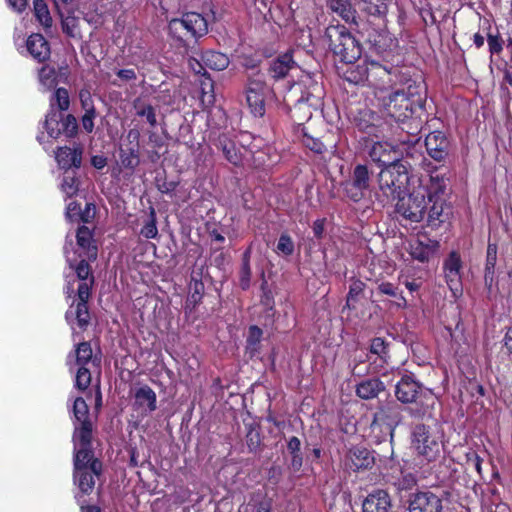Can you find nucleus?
Instances as JSON below:
<instances>
[{
  "label": "nucleus",
  "mask_w": 512,
  "mask_h": 512,
  "mask_svg": "<svg viewBox=\"0 0 512 512\" xmlns=\"http://www.w3.org/2000/svg\"><path fill=\"white\" fill-rule=\"evenodd\" d=\"M449 178L437 170L412 181L408 196L396 203V212L411 223L426 220L427 226L437 228L444 221V195Z\"/></svg>",
  "instance_id": "1"
},
{
  "label": "nucleus",
  "mask_w": 512,
  "mask_h": 512,
  "mask_svg": "<svg viewBox=\"0 0 512 512\" xmlns=\"http://www.w3.org/2000/svg\"><path fill=\"white\" fill-rule=\"evenodd\" d=\"M373 68L378 77L374 88L377 107L391 123L404 122L413 115L417 107L421 106V97H416L413 92L416 87L409 85L407 89L398 88L391 83V71L381 65H373Z\"/></svg>",
  "instance_id": "2"
},
{
  "label": "nucleus",
  "mask_w": 512,
  "mask_h": 512,
  "mask_svg": "<svg viewBox=\"0 0 512 512\" xmlns=\"http://www.w3.org/2000/svg\"><path fill=\"white\" fill-rule=\"evenodd\" d=\"M300 72L298 80L293 82L283 94V100L288 106L307 104L309 107L321 106L324 97L322 83L317 75L301 71L290 53L279 55L270 64L269 72L274 79L287 76L290 72Z\"/></svg>",
  "instance_id": "3"
},
{
  "label": "nucleus",
  "mask_w": 512,
  "mask_h": 512,
  "mask_svg": "<svg viewBox=\"0 0 512 512\" xmlns=\"http://www.w3.org/2000/svg\"><path fill=\"white\" fill-rule=\"evenodd\" d=\"M64 254L69 267L75 271V274L65 276L67 282L65 293L67 297H71L74 293V283L76 281L79 283L77 287L78 302L76 304L73 302L70 305L65 318L72 328L76 322L80 328L84 329L90 322L87 303L91 295V288L94 284V277L87 262L89 260L85 256L78 254L77 258V252L75 251H73L71 255L68 244H65L64 246Z\"/></svg>",
  "instance_id": "4"
},
{
  "label": "nucleus",
  "mask_w": 512,
  "mask_h": 512,
  "mask_svg": "<svg viewBox=\"0 0 512 512\" xmlns=\"http://www.w3.org/2000/svg\"><path fill=\"white\" fill-rule=\"evenodd\" d=\"M418 177L409 176L408 166L405 162H396L384 167L378 177V200L386 205L396 199H400L410 188L412 181Z\"/></svg>",
  "instance_id": "5"
},
{
  "label": "nucleus",
  "mask_w": 512,
  "mask_h": 512,
  "mask_svg": "<svg viewBox=\"0 0 512 512\" xmlns=\"http://www.w3.org/2000/svg\"><path fill=\"white\" fill-rule=\"evenodd\" d=\"M324 40L334 55L342 62L354 63L362 53L361 45L343 25H330L325 30Z\"/></svg>",
  "instance_id": "6"
},
{
  "label": "nucleus",
  "mask_w": 512,
  "mask_h": 512,
  "mask_svg": "<svg viewBox=\"0 0 512 512\" xmlns=\"http://www.w3.org/2000/svg\"><path fill=\"white\" fill-rule=\"evenodd\" d=\"M102 469V463L94 458L91 447L74 448V481L83 494H90Z\"/></svg>",
  "instance_id": "7"
},
{
  "label": "nucleus",
  "mask_w": 512,
  "mask_h": 512,
  "mask_svg": "<svg viewBox=\"0 0 512 512\" xmlns=\"http://www.w3.org/2000/svg\"><path fill=\"white\" fill-rule=\"evenodd\" d=\"M411 449L421 462H434L443 449L441 435L430 426L417 424L411 432Z\"/></svg>",
  "instance_id": "8"
},
{
  "label": "nucleus",
  "mask_w": 512,
  "mask_h": 512,
  "mask_svg": "<svg viewBox=\"0 0 512 512\" xmlns=\"http://www.w3.org/2000/svg\"><path fill=\"white\" fill-rule=\"evenodd\" d=\"M168 30L175 41L185 45L190 39L204 36L208 32V24L201 14L190 12L181 18L172 19L168 24Z\"/></svg>",
  "instance_id": "9"
},
{
  "label": "nucleus",
  "mask_w": 512,
  "mask_h": 512,
  "mask_svg": "<svg viewBox=\"0 0 512 512\" xmlns=\"http://www.w3.org/2000/svg\"><path fill=\"white\" fill-rule=\"evenodd\" d=\"M252 67V72L248 75L246 88V101L251 113L256 117H262L265 113V95L267 86L265 76Z\"/></svg>",
  "instance_id": "10"
},
{
  "label": "nucleus",
  "mask_w": 512,
  "mask_h": 512,
  "mask_svg": "<svg viewBox=\"0 0 512 512\" xmlns=\"http://www.w3.org/2000/svg\"><path fill=\"white\" fill-rule=\"evenodd\" d=\"M356 127L362 133L372 137H384L391 130L392 123L384 115L370 109H363L354 118Z\"/></svg>",
  "instance_id": "11"
},
{
  "label": "nucleus",
  "mask_w": 512,
  "mask_h": 512,
  "mask_svg": "<svg viewBox=\"0 0 512 512\" xmlns=\"http://www.w3.org/2000/svg\"><path fill=\"white\" fill-rule=\"evenodd\" d=\"M461 269L460 254L457 251L450 252L443 263V272L446 283L455 297L462 292Z\"/></svg>",
  "instance_id": "12"
},
{
  "label": "nucleus",
  "mask_w": 512,
  "mask_h": 512,
  "mask_svg": "<svg viewBox=\"0 0 512 512\" xmlns=\"http://www.w3.org/2000/svg\"><path fill=\"white\" fill-rule=\"evenodd\" d=\"M369 157L375 163L384 165H392V163L402 162L399 157L401 153L396 147L387 141H376L372 144L368 151Z\"/></svg>",
  "instance_id": "13"
},
{
  "label": "nucleus",
  "mask_w": 512,
  "mask_h": 512,
  "mask_svg": "<svg viewBox=\"0 0 512 512\" xmlns=\"http://www.w3.org/2000/svg\"><path fill=\"white\" fill-rule=\"evenodd\" d=\"M442 500L430 491L415 493L410 499L409 512H441Z\"/></svg>",
  "instance_id": "14"
},
{
  "label": "nucleus",
  "mask_w": 512,
  "mask_h": 512,
  "mask_svg": "<svg viewBox=\"0 0 512 512\" xmlns=\"http://www.w3.org/2000/svg\"><path fill=\"white\" fill-rule=\"evenodd\" d=\"M374 461V456L370 450L362 446H354L347 452L344 464L350 470L359 471L371 468Z\"/></svg>",
  "instance_id": "15"
},
{
  "label": "nucleus",
  "mask_w": 512,
  "mask_h": 512,
  "mask_svg": "<svg viewBox=\"0 0 512 512\" xmlns=\"http://www.w3.org/2000/svg\"><path fill=\"white\" fill-rule=\"evenodd\" d=\"M425 146L427 153L434 160L441 162L446 159L449 151V141L440 131L431 132L426 136Z\"/></svg>",
  "instance_id": "16"
},
{
  "label": "nucleus",
  "mask_w": 512,
  "mask_h": 512,
  "mask_svg": "<svg viewBox=\"0 0 512 512\" xmlns=\"http://www.w3.org/2000/svg\"><path fill=\"white\" fill-rule=\"evenodd\" d=\"M134 408L142 415L148 416L157 409V396L148 385H142L134 394Z\"/></svg>",
  "instance_id": "17"
},
{
  "label": "nucleus",
  "mask_w": 512,
  "mask_h": 512,
  "mask_svg": "<svg viewBox=\"0 0 512 512\" xmlns=\"http://www.w3.org/2000/svg\"><path fill=\"white\" fill-rule=\"evenodd\" d=\"M423 387L411 376L403 375L395 387V395L402 403H412Z\"/></svg>",
  "instance_id": "18"
},
{
  "label": "nucleus",
  "mask_w": 512,
  "mask_h": 512,
  "mask_svg": "<svg viewBox=\"0 0 512 512\" xmlns=\"http://www.w3.org/2000/svg\"><path fill=\"white\" fill-rule=\"evenodd\" d=\"M83 149L80 146L60 147L55 153L56 161L64 171L78 169L82 164Z\"/></svg>",
  "instance_id": "19"
},
{
  "label": "nucleus",
  "mask_w": 512,
  "mask_h": 512,
  "mask_svg": "<svg viewBox=\"0 0 512 512\" xmlns=\"http://www.w3.org/2000/svg\"><path fill=\"white\" fill-rule=\"evenodd\" d=\"M436 402V395L430 389L423 387L417 395V399L412 402L415 406L410 408V414L414 417H430Z\"/></svg>",
  "instance_id": "20"
},
{
  "label": "nucleus",
  "mask_w": 512,
  "mask_h": 512,
  "mask_svg": "<svg viewBox=\"0 0 512 512\" xmlns=\"http://www.w3.org/2000/svg\"><path fill=\"white\" fill-rule=\"evenodd\" d=\"M391 498L382 489H377L367 495L362 504L363 512H390Z\"/></svg>",
  "instance_id": "21"
},
{
  "label": "nucleus",
  "mask_w": 512,
  "mask_h": 512,
  "mask_svg": "<svg viewBox=\"0 0 512 512\" xmlns=\"http://www.w3.org/2000/svg\"><path fill=\"white\" fill-rule=\"evenodd\" d=\"M26 49L30 56L38 62H45L51 54L48 41L39 33H34L28 37Z\"/></svg>",
  "instance_id": "22"
},
{
  "label": "nucleus",
  "mask_w": 512,
  "mask_h": 512,
  "mask_svg": "<svg viewBox=\"0 0 512 512\" xmlns=\"http://www.w3.org/2000/svg\"><path fill=\"white\" fill-rule=\"evenodd\" d=\"M438 248L439 243L437 241L428 239L423 242L417 240L410 244L409 254L414 260L426 263L436 254Z\"/></svg>",
  "instance_id": "23"
},
{
  "label": "nucleus",
  "mask_w": 512,
  "mask_h": 512,
  "mask_svg": "<svg viewBox=\"0 0 512 512\" xmlns=\"http://www.w3.org/2000/svg\"><path fill=\"white\" fill-rule=\"evenodd\" d=\"M77 245L82 254L88 260L94 261L97 258V246L94 244L92 231L86 226H80L76 234Z\"/></svg>",
  "instance_id": "24"
},
{
  "label": "nucleus",
  "mask_w": 512,
  "mask_h": 512,
  "mask_svg": "<svg viewBox=\"0 0 512 512\" xmlns=\"http://www.w3.org/2000/svg\"><path fill=\"white\" fill-rule=\"evenodd\" d=\"M369 171L365 165H357L352 175V188L355 190L350 194L351 199L358 201L363 197V192L369 188Z\"/></svg>",
  "instance_id": "25"
},
{
  "label": "nucleus",
  "mask_w": 512,
  "mask_h": 512,
  "mask_svg": "<svg viewBox=\"0 0 512 512\" xmlns=\"http://www.w3.org/2000/svg\"><path fill=\"white\" fill-rule=\"evenodd\" d=\"M93 352L89 342H81L77 345L74 353L67 356V365L72 371L74 366L87 367L92 362Z\"/></svg>",
  "instance_id": "26"
},
{
  "label": "nucleus",
  "mask_w": 512,
  "mask_h": 512,
  "mask_svg": "<svg viewBox=\"0 0 512 512\" xmlns=\"http://www.w3.org/2000/svg\"><path fill=\"white\" fill-rule=\"evenodd\" d=\"M385 389L382 381L378 378L366 379L357 385L356 393L362 399H373Z\"/></svg>",
  "instance_id": "27"
},
{
  "label": "nucleus",
  "mask_w": 512,
  "mask_h": 512,
  "mask_svg": "<svg viewBox=\"0 0 512 512\" xmlns=\"http://www.w3.org/2000/svg\"><path fill=\"white\" fill-rule=\"evenodd\" d=\"M202 61L206 68L222 71L229 65L227 55L217 51H206L202 54Z\"/></svg>",
  "instance_id": "28"
},
{
  "label": "nucleus",
  "mask_w": 512,
  "mask_h": 512,
  "mask_svg": "<svg viewBox=\"0 0 512 512\" xmlns=\"http://www.w3.org/2000/svg\"><path fill=\"white\" fill-rule=\"evenodd\" d=\"M497 262V245L489 243L487 246V255L485 263V284L491 290L494 281V270Z\"/></svg>",
  "instance_id": "29"
},
{
  "label": "nucleus",
  "mask_w": 512,
  "mask_h": 512,
  "mask_svg": "<svg viewBox=\"0 0 512 512\" xmlns=\"http://www.w3.org/2000/svg\"><path fill=\"white\" fill-rule=\"evenodd\" d=\"M60 190L66 198H72L77 195L79 191V179L74 170L64 171L60 182Z\"/></svg>",
  "instance_id": "30"
},
{
  "label": "nucleus",
  "mask_w": 512,
  "mask_h": 512,
  "mask_svg": "<svg viewBox=\"0 0 512 512\" xmlns=\"http://www.w3.org/2000/svg\"><path fill=\"white\" fill-rule=\"evenodd\" d=\"M452 346L455 347L456 353L464 352L463 346L471 345V337L465 334V328L461 321H458L455 328L449 329Z\"/></svg>",
  "instance_id": "31"
},
{
  "label": "nucleus",
  "mask_w": 512,
  "mask_h": 512,
  "mask_svg": "<svg viewBox=\"0 0 512 512\" xmlns=\"http://www.w3.org/2000/svg\"><path fill=\"white\" fill-rule=\"evenodd\" d=\"M92 425L90 421L80 423V426L75 427L73 442L74 448L77 447H91Z\"/></svg>",
  "instance_id": "32"
},
{
  "label": "nucleus",
  "mask_w": 512,
  "mask_h": 512,
  "mask_svg": "<svg viewBox=\"0 0 512 512\" xmlns=\"http://www.w3.org/2000/svg\"><path fill=\"white\" fill-rule=\"evenodd\" d=\"M62 120V113L50 109L46 115L44 128L50 138L57 139L62 134L60 122Z\"/></svg>",
  "instance_id": "33"
},
{
  "label": "nucleus",
  "mask_w": 512,
  "mask_h": 512,
  "mask_svg": "<svg viewBox=\"0 0 512 512\" xmlns=\"http://www.w3.org/2000/svg\"><path fill=\"white\" fill-rule=\"evenodd\" d=\"M330 8L347 23L356 24V11L346 0H331Z\"/></svg>",
  "instance_id": "34"
},
{
  "label": "nucleus",
  "mask_w": 512,
  "mask_h": 512,
  "mask_svg": "<svg viewBox=\"0 0 512 512\" xmlns=\"http://www.w3.org/2000/svg\"><path fill=\"white\" fill-rule=\"evenodd\" d=\"M297 133L301 135V142L305 147L310 149L311 151L322 154L326 151V146L319 139L315 138L307 132L306 127H299Z\"/></svg>",
  "instance_id": "35"
},
{
  "label": "nucleus",
  "mask_w": 512,
  "mask_h": 512,
  "mask_svg": "<svg viewBox=\"0 0 512 512\" xmlns=\"http://www.w3.org/2000/svg\"><path fill=\"white\" fill-rule=\"evenodd\" d=\"M219 144L222 148L225 158L232 164L238 165L241 162V155L237 151L235 144L230 141L227 137L223 136L219 138Z\"/></svg>",
  "instance_id": "36"
},
{
  "label": "nucleus",
  "mask_w": 512,
  "mask_h": 512,
  "mask_svg": "<svg viewBox=\"0 0 512 512\" xmlns=\"http://www.w3.org/2000/svg\"><path fill=\"white\" fill-rule=\"evenodd\" d=\"M34 14L39 23L46 29L51 28L52 18L44 0H34Z\"/></svg>",
  "instance_id": "37"
},
{
  "label": "nucleus",
  "mask_w": 512,
  "mask_h": 512,
  "mask_svg": "<svg viewBox=\"0 0 512 512\" xmlns=\"http://www.w3.org/2000/svg\"><path fill=\"white\" fill-rule=\"evenodd\" d=\"M70 99L68 91L65 88H58L50 99V109L55 110L58 107V112L66 111L69 108Z\"/></svg>",
  "instance_id": "38"
},
{
  "label": "nucleus",
  "mask_w": 512,
  "mask_h": 512,
  "mask_svg": "<svg viewBox=\"0 0 512 512\" xmlns=\"http://www.w3.org/2000/svg\"><path fill=\"white\" fill-rule=\"evenodd\" d=\"M134 108L136 110V115L144 117L151 127H155L157 125L156 112L152 105L143 104L137 100L134 102Z\"/></svg>",
  "instance_id": "39"
},
{
  "label": "nucleus",
  "mask_w": 512,
  "mask_h": 512,
  "mask_svg": "<svg viewBox=\"0 0 512 512\" xmlns=\"http://www.w3.org/2000/svg\"><path fill=\"white\" fill-rule=\"evenodd\" d=\"M119 159L122 167L130 170H134L139 165V155L135 148L129 150L120 149Z\"/></svg>",
  "instance_id": "40"
},
{
  "label": "nucleus",
  "mask_w": 512,
  "mask_h": 512,
  "mask_svg": "<svg viewBox=\"0 0 512 512\" xmlns=\"http://www.w3.org/2000/svg\"><path fill=\"white\" fill-rule=\"evenodd\" d=\"M39 82L45 90H50L57 85V73L53 67L43 66L39 71Z\"/></svg>",
  "instance_id": "41"
},
{
  "label": "nucleus",
  "mask_w": 512,
  "mask_h": 512,
  "mask_svg": "<svg viewBox=\"0 0 512 512\" xmlns=\"http://www.w3.org/2000/svg\"><path fill=\"white\" fill-rule=\"evenodd\" d=\"M140 234L147 239H153L158 235V229L156 226V214L154 209H151L150 217L141 228Z\"/></svg>",
  "instance_id": "42"
},
{
  "label": "nucleus",
  "mask_w": 512,
  "mask_h": 512,
  "mask_svg": "<svg viewBox=\"0 0 512 512\" xmlns=\"http://www.w3.org/2000/svg\"><path fill=\"white\" fill-rule=\"evenodd\" d=\"M73 414L75 419L79 423H84V421H88L89 409L87 403L83 398L78 397L75 399L73 404Z\"/></svg>",
  "instance_id": "43"
},
{
  "label": "nucleus",
  "mask_w": 512,
  "mask_h": 512,
  "mask_svg": "<svg viewBox=\"0 0 512 512\" xmlns=\"http://www.w3.org/2000/svg\"><path fill=\"white\" fill-rule=\"evenodd\" d=\"M91 383V372L87 367H78L75 378V387L79 390H86Z\"/></svg>",
  "instance_id": "44"
},
{
  "label": "nucleus",
  "mask_w": 512,
  "mask_h": 512,
  "mask_svg": "<svg viewBox=\"0 0 512 512\" xmlns=\"http://www.w3.org/2000/svg\"><path fill=\"white\" fill-rule=\"evenodd\" d=\"M370 352L377 355L382 361L386 362L388 358V346L384 339L377 337L371 341Z\"/></svg>",
  "instance_id": "45"
},
{
  "label": "nucleus",
  "mask_w": 512,
  "mask_h": 512,
  "mask_svg": "<svg viewBox=\"0 0 512 512\" xmlns=\"http://www.w3.org/2000/svg\"><path fill=\"white\" fill-rule=\"evenodd\" d=\"M60 126L62 129V133H64L67 137H73L78 129L77 120L71 114H68L66 116L62 114Z\"/></svg>",
  "instance_id": "46"
},
{
  "label": "nucleus",
  "mask_w": 512,
  "mask_h": 512,
  "mask_svg": "<svg viewBox=\"0 0 512 512\" xmlns=\"http://www.w3.org/2000/svg\"><path fill=\"white\" fill-rule=\"evenodd\" d=\"M276 252L285 256H290L294 252V243L288 234H282L279 237Z\"/></svg>",
  "instance_id": "47"
},
{
  "label": "nucleus",
  "mask_w": 512,
  "mask_h": 512,
  "mask_svg": "<svg viewBox=\"0 0 512 512\" xmlns=\"http://www.w3.org/2000/svg\"><path fill=\"white\" fill-rule=\"evenodd\" d=\"M262 337V330L257 326H251L247 337V348L255 351L257 345L260 343Z\"/></svg>",
  "instance_id": "48"
},
{
  "label": "nucleus",
  "mask_w": 512,
  "mask_h": 512,
  "mask_svg": "<svg viewBox=\"0 0 512 512\" xmlns=\"http://www.w3.org/2000/svg\"><path fill=\"white\" fill-rule=\"evenodd\" d=\"M466 463L469 469H474L482 476V459L476 452L471 451L466 454Z\"/></svg>",
  "instance_id": "49"
},
{
  "label": "nucleus",
  "mask_w": 512,
  "mask_h": 512,
  "mask_svg": "<svg viewBox=\"0 0 512 512\" xmlns=\"http://www.w3.org/2000/svg\"><path fill=\"white\" fill-rule=\"evenodd\" d=\"M202 89V102L207 104H212L214 102L213 95V82L210 78H206L204 82L201 84Z\"/></svg>",
  "instance_id": "50"
},
{
  "label": "nucleus",
  "mask_w": 512,
  "mask_h": 512,
  "mask_svg": "<svg viewBox=\"0 0 512 512\" xmlns=\"http://www.w3.org/2000/svg\"><path fill=\"white\" fill-rule=\"evenodd\" d=\"M365 284L360 280H354L352 284L350 285L349 292L347 295V305L349 306L350 303L363 292Z\"/></svg>",
  "instance_id": "51"
},
{
  "label": "nucleus",
  "mask_w": 512,
  "mask_h": 512,
  "mask_svg": "<svg viewBox=\"0 0 512 512\" xmlns=\"http://www.w3.org/2000/svg\"><path fill=\"white\" fill-rule=\"evenodd\" d=\"M192 293L190 294V301L194 304L200 302L204 290V284L199 280H193L190 284Z\"/></svg>",
  "instance_id": "52"
},
{
  "label": "nucleus",
  "mask_w": 512,
  "mask_h": 512,
  "mask_svg": "<svg viewBox=\"0 0 512 512\" xmlns=\"http://www.w3.org/2000/svg\"><path fill=\"white\" fill-rule=\"evenodd\" d=\"M79 98L81 101L82 108L85 110V112H96L93 105L92 97L88 91H80Z\"/></svg>",
  "instance_id": "53"
},
{
  "label": "nucleus",
  "mask_w": 512,
  "mask_h": 512,
  "mask_svg": "<svg viewBox=\"0 0 512 512\" xmlns=\"http://www.w3.org/2000/svg\"><path fill=\"white\" fill-rule=\"evenodd\" d=\"M250 280H251V268L250 266H247V264L242 265L241 271H240V286L243 290H246L250 286Z\"/></svg>",
  "instance_id": "54"
},
{
  "label": "nucleus",
  "mask_w": 512,
  "mask_h": 512,
  "mask_svg": "<svg viewBox=\"0 0 512 512\" xmlns=\"http://www.w3.org/2000/svg\"><path fill=\"white\" fill-rule=\"evenodd\" d=\"M378 291L382 294L391 296V297H397L398 296V288L394 286L390 282H382L378 285Z\"/></svg>",
  "instance_id": "55"
},
{
  "label": "nucleus",
  "mask_w": 512,
  "mask_h": 512,
  "mask_svg": "<svg viewBox=\"0 0 512 512\" xmlns=\"http://www.w3.org/2000/svg\"><path fill=\"white\" fill-rule=\"evenodd\" d=\"M95 116L96 112H85L82 116V126L84 130L88 133H91L94 129Z\"/></svg>",
  "instance_id": "56"
},
{
  "label": "nucleus",
  "mask_w": 512,
  "mask_h": 512,
  "mask_svg": "<svg viewBox=\"0 0 512 512\" xmlns=\"http://www.w3.org/2000/svg\"><path fill=\"white\" fill-rule=\"evenodd\" d=\"M80 204L76 201H71L66 206V218L69 220H73L74 218L80 215Z\"/></svg>",
  "instance_id": "57"
},
{
  "label": "nucleus",
  "mask_w": 512,
  "mask_h": 512,
  "mask_svg": "<svg viewBox=\"0 0 512 512\" xmlns=\"http://www.w3.org/2000/svg\"><path fill=\"white\" fill-rule=\"evenodd\" d=\"M188 63H189V67H190V69H191L194 73H196V74H201V75H203V76H205V75H206V71H205V68H206V67H205V65H204V63H203V61H202V59H201V60H198L197 58L191 57V58L189 59Z\"/></svg>",
  "instance_id": "58"
},
{
  "label": "nucleus",
  "mask_w": 512,
  "mask_h": 512,
  "mask_svg": "<svg viewBox=\"0 0 512 512\" xmlns=\"http://www.w3.org/2000/svg\"><path fill=\"white\" fill-rule=\"evenodd\" d=\"M487 42L492 54L499 53L502 50V42L498 36L489 35Z\"/></svg>",
  "instance_id": "59"
},
{
  "label": "nucleus",
  "mask_w": 512,
  "mask_h": 512,
  "mask_svg": "<svg viewBox=\"0 0 512 512\" xmlns=\"http://www.w3.org/2000/svg\"><path fill=\"white\" fill-rule=\"evenodd\" d=\"M416 484V478L413 474L407 473L403 475L402 481L399 482L400 489H410Z\"/></svg>",
  "instance_id": "60"
},
{
  "label": "nucleus",
  "mask_w": 512,
  "mask_h": 512,
  "mask_svg": "<svg viewBox=\"0 0 512 512\" xmlns=\"http://www.w3.org/2000/svg\"><path fill=\"white\" fill-rule=\"evenodd\" d=\"M325 219H317L313 223V233L317 239H321L324 233Z\"/></svg>",
  "instance_id": "61"
},
{
  "label": "nucleus",
  "mask_w": 512,
  "mask_h": 512,
  "mask_svg": "<svg viewBox=\"0 0 512 512\" xmlns=\"http://www.w3.org/2000/svg\"><path fill=\"white\" fill-rule=\"evenodd\" d=\"M162 87L163 85L160 86V91L157 94L156 99L165 105H170L173 101L172 96L170 95L168 89H162Z\"/></svg>",
  "instance_id": "62"
},
{
  "label": "nucleus",
  "mask_w": 512,
  "mask_h": 512,
  "mask_svg": "<svg viewBox=\"0 0 512 512\" xmlns=\"http://www.w3.org/2000/svg\"><path fill=\"white\" fill-rule=\"evenodd\" d=\"M117 76L124 81H132L136 79V72L133 69H120Z\"/></svg>",
  "instance_id": "63"
},
{
  "label": "nucleus",
  "mask_w": 512,
  "mask_h": 512,
  "mask_svg": "<svg viewBox=\"0 0 512 512\" xmlns=\"http://www.w3.org/2000/svg\"><path fill=\"white\" fill-rule=\"evenodd\" d=\"M11 9L21 13L27 8V0H7Z\"/></svg>",
  "instance_id": "64"
}]
</instances>
